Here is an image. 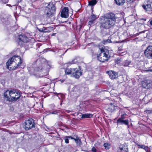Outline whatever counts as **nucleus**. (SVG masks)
Listing matches in <instances>:
<instances>
[{
  "label": "nucleus",
  "instance_id": "nucleus-1",
  "mask_svg": "<svg viewBox=\"0 0 152 152\" xmlns=\"http://www.w3.org/2000/svg\"><path fill=\"white\" fill-rule=\"evenodd\" d=\"M115 21L116 18L114 14L107 13L101 18V26L103 28H109L115 25Z\"/></svg>",
  "mask_w": 152,
  "mask_h": 152
},
{
  "label": "nucleus",
  "instance_id": "nucleus-2",
  "mask_svg": "<svg viewBox=\"0 0 152 152\" xmlns=\"http://www.w3.org/2000/svg\"><path fill=\"white\" fill-rule=\"evenodd\" d=\"M22 63L20 57L18 56H14L9 59L6 63L7 68L10 70H15L20 66Z\"/></svg>",
  "mask_w": 152,
  "mask_h": 152
},
{
  "label": "nucleus",
  "instance_id": "nucleus-3",
  "mask_svg": "<svg viewBox=\"0 0 152 152\" xmlns=\"http://www.w3.org/2000/svg\"><path fill=\"white\" fill-rule=\"evenodd\" d=\"M4 97L7 101L12 102H15L20 97V93L15 89L7 90L4 94Z\"/></svg>",
  "mask_w": 152,
  "mask_h": 152
},
{
  "label": "nucleus",
  "instance_id": "nucleus-4",
  "mask_svg": "<svg viewBox=\"0 0 152 152\" xmlns=\"http://www.w3.org/2000/svg\"><path fill=\"white\" fill-rule=\"evenodd\" d=\"M100 49L101 53L97 56L98 60L102 62H104L106 61H107L110 57L109 50L104 48H103Z\"/></svg>",
  "mask_w": 152,
  "mask_h": 152
},
{
  "label": "nucleus",
  "instance_id": "nucleus-5",
  "mask_svg": "<svg viewBox=\"0 0 152 152\" xmlns=\"http://www.w3.org/2000/svg\"><path fill=\"white\" fill-rule=\"evenodd\" d=\"M55 11L54 4L50 3L46 7L45 10V14L47 17H50L55 13Z\"/></svg>",
  "mask_w": 152,
  "mask_h": 152
},
{
  "label": "nucleus",
  "instance_id": "nucleus-6",
  "mask_svg": "<svg viewBox=\"0 0 152 152\" xmlns=\"http://www.w3.org/2000/svg\"><path fill=\"white\" fill-rule=\"evenodd\" d=\"M35 127L34 120L32 118H29L23 124V127L26 130H28Z\"/></svg>",
  "mask_w": 152,
  "mask_h": 152
},
{
  "label": "nucleus",
  "instance_id": "nucleus-7",
  "mask_svg": "<svg viewBox=\"0 0 152 152\" xmlns=\"http://www.w3.org/2000/svg\"><path fill=\"white\" fill-rule=\"evenodd\" d=\"M45 60L44 58H40L36 61V63L37 65V67H35L34 69L35 72H37V71H40L42 70V65L43 66L47 65V64L45 63Z\"/></svg>",
  "mask_w": 152,
  "mask_h": 152
},
{
  "label": "nucleus",
  "instance_id": "nucleus-8",
  "mask_svg": "<svg viewBox=\"0 0 152 152\" xmlns=\"http://www.w3.org/2000/svg\"><path fill=\"white\" fill-rule=\"evenodd\" d=\"M72 75L73 76L76 78H78L82 75V72L81 71L80 68H73Z\"/></svg>",
  "mask_w": 152,
  "mask_h": 152
},
{
  "label": "nucleus",
  "instance_id": "nucleus-9",
  "mask_svg": "<svg viewBox=\"0 0 152 152\" xmlns=\"http://www.w3.org/2000/svg\"><path fill=\"white\" fill-rule=\"evenodd\" d=\"M145 56L149 58L152 57V46L148 47L144 51Z\"/></svg>",
  "mask_w": 152,
  "mask_h": 152
},
{
  "label": "nucleus",
  "instance_id": "nucleus-10",
  "mask_svg": "<svg viewBox=\"0 0 152 152\" xmlns=\"http://www.w3.org/2000/svg\"><path fill=\"white\" fill-rule=\"evenodd\" d=\"M19 44L23 45L24 43L27 42L28 41V38L26 36L23 35H20L19 36Z\"/></svg>",
  "mask_w": 152,
  "mask_h": 152
},
{
  "label": "nucleus",
  "instance_id": "nucleus-11",
  "mask_svg": "<svg viewBox=\"0 0 152 152\" xmlns=\"http://www.w3.org/2000/svg\"><path fill=\"white\" fill-rule=\"evenodd\" d=\"M61 17L62 18H66L69 16V10L67 7H64L62 10L61 13Z\"/></svg>",
  "mask_w": 152,
  "mask_h": 152
},
{
  "label": "nucleus",
  "instance_id": "nucleus-12",
  "mask_svg": "<svg viewBox=\"0 0 152 152\" xmlns=\"http://www.w3.org/2000/svg\"><path fill=\"white\" fill-rule=\"evenodd\" d=\"M110 78L112 79H114L117 78L118 77V73L114 71H110L107 72Z\"/></svg>",
  "mask_w": 152,
  "mask_h": 152
},
{
  "label": "nucleus",
  "instance_id": "nucleus-13",
  "mask_svg": "<svg viewBox=\"0 0 152 152\" xmlns=\"http://www.w3.org/2000/svg\"><path fill=\"white\" fill-rule=\"evenodd\" d=\"M151 85V81L149 80H145L142 83V87L146 89L149 88Z\"/></svg>",
  "mask_w": 152,
  "mask_h": 152
},
{
  "label": "nucleus",
  "instance_id": "nucleus-14",
  "mask_svg": "<svg viewBox=\"0 0 152 152\" xmlns=\"http://www.w3.org/2000/svg\"><path fill=\"white\" fill-rule=\"evenodd\" d=\"M118 109V107L117 106L111 103L109 105L107 110L110 112L112 113L114 112Z\"/></svg>",
  "mask_w": 152,
  "mask_h": 152
},
{
  "label": "nucleus",
  "instance_id": "nucleus-15",
  "mask_svg": "<svg viewBox=\"0 0 152 152\" xmlns=\"http://www.w3.org/2000/svg\"><path fill=\"white\" fill-rule=\"evenodd\" d=\"M142 7L146 11H150L152 10V7L150 2L143 4L142 5Z\"/></svg>",
  "mask_w": 152,
  "mask_h": 152
},
{
  "label": "nucleus",
  "instance_id": "nucleus-16",
  "mask_svg": "<svg viewBox=\"0 0 152 152\" xmlns=\"http://www.w3.org/2000/svg\"><path fill=\"white\" fill-rule=\"evenodd\" d=\"M117 122L118 124L121 125L124 124L128 125L129 124V121L127 119L124 120L122 119H118L117 121Z\"/></svg>",
  "mask_w": 152,
  "mask_h": 152
},
{
  "label": "nucleus",
  "instance_id": "nucleus-17",
  "mask_svg": "<svg viewBox=\"0 0 152 152\" xmlns=\"http://www.w3.org/2000/svg\"><path fill=\"white\" fill-rule=\"evenodd\" d=\"M121 152H128V149L127 146L121 145L119 147Z\"/></svg>",
  "mask_w": 152,
  "mask_h": 152
},
{
  "label": "nucleus",
  "instance_id": "nucleus-18",
  "mask_svg": "<svg viewBox=\"0 0 152 152\" xmlns=\"http://www.w3.org/2000/svg\"><path fill=\"white\" fill-rule=\"evenodd\" d=\"M92 116L93 115L91 114H84L82 115L81 118H91Z\"/></svg>",
  "mask_w": 152,
  "mask_h": 152
},
{
  "label": "nucleus",
  "instance_id": "nucleus-19",
  "mask_svg": "<svg viewBox=\"0 0 152 152\" xmlns=\"http://www.w3.org/2000/svg\"><path fill=\"white\" fill-rule=\"evenodd\" d=\"M115 1L118 5H123L125 2V0H115Z\"/></svg>",
  "mask_w": 152,
  "mask_h": 152
},
{
  "label": "nucleus",
  "instance_id": "nucleus-20",
  "mask_svg": "<svg viewBox=\"0 0 152 152\" xmlns=\"http://www.w3.org/2000/svg\"><path fill=\"white\" fill-rule=\"evenodd\" d=\"M72 69L73 68H67L65 70V73L67 75L72 74Z\"/></svg>",
  "mask_w": 152,
  "mask_h": 152
},
{
  "label": "nucleus",
  "instance_id": "nucleus-21",
  "mask_svg": "<svg viewBox=\"0 0 152 152\" xmlns=\"http://www.w3.org/2000/svg\"><path fill=\"white\" fill-rule=\"evenodd\" d=\"M97 1L96 0H92L88 2V5L91 6L94 5L97 3Z\"/></svg>",
  "mask_w": 152,
  "mask_h": 152
},
{
  "label": "nucleus",
  "instance_id": "nucleus-22",
  "mask_svg": "<svg viewBox=\"0 0 152 152\" xmlns=\"http://www.w3.org/2000/svg\"><path fill=\"white\" fill-rule=\"evenodd\" d=\"M77 144L78 145H80L81 144V141L77 137H76V138L74 139Z\"/></svg>",
  "mask_w": 152,
  "mask_h": 152
},
{
  "label": "nucleus",
  "instance_id": "nucleus-23",
  "mask_svg": "<svg viewBox=\"0 0 152 152\" xmlns=\"http://www.w3.org/2000/svg\"><path fill=\"white\" fill-rule=\"evenodd\" d=\"M131 62L130 61L125 60L123 62V65L125 66H127Z\"/></svg>",
  "mask_w": 152,
  "mask_h": 152
},
{
  "label": "nucleus",
  "instance_id": "nucleus-24",
  "mask_svg": "<svg viewBox=\"0 0 152 152\" xmlns=\"http://www.w3.org/2000/svg\"><path fill=\"white\" fill-rule=\"evenodd\" d=\"M139 146L141 148L144 149L146 152H148V151L149 148L148 146L143 145H139Z\"/></svg>",
  "mask_w": 152,
  "mask_h": 152
},
{
  "label": "nucleus",
  "instance_id": "nucleus-25",
  "mask_svg": "<svg viewBox=\"0 0 152 152\" xmlns=\"http://www.w3.org/2000/svg\"><path fill=\"white\" fill-rule=\"evenodd\" d=\"M96 18L97 17L95 15L92 14L91 15L90 17L88 18V19H92L93 20L95 21Z\"/></svg>",
  "mask_w": 152,
  "mask_h": 152
},
{
  "label": "nucleus",
  "instance_id": "nucleus-26",
  "mask_svg": "<svg viewBox=\"0 0 152 152\" xmlns=\"http://www.w3.org/2000/svg\"><path fill=\"white\" fill-rule=\"evenodd\" d=\"M103 146L106 149H109L110 148V144L109 143H105Z\"/></svg>",
  "mask_w": 152,
  "mask_h": 152
},
{
  "label": "nucleus",
  "instance_id": "nucleus-27",
  "mask_svg": "<svg viewBox=\"0 0 152 152\" xmlns=\"http://www.w3.org/2000/svg\"><path fill=\"white\" fill-rule=\"evenodd\" d=\"M88 20L89 21L88 22V25L90 26H91L94 23L95 21L93 20L92 19H88Z\"/></svg>",
  "mask_w": 152,
  "mask_h": 152
},
{
  "label": "nucleus",
  "instance_id": "nucleus-28",
  "mask_svg": "<svg viewBox=\"0 0 152 152\" xmlns=\"http://www.w3.org/2000/svg\"><path fill=\"white\" fill-rule=\"evenodd\" d=\"M88 20L89 21L88 22V25L90 26H91L94 23L95 21L93 20L92 19H88Z\"/></svg>",
  "mask_w": 152,
  "mask_h": 152
},
{
  "label": "nucleus",
  "instance_id": "nucleus-29",
  "mask_svg": "<svg viewBox=\"0 0 152 152\" xmlns=\"http://www.w3.org/2000/svg\"><path fill=\"white\" fill-rule=\"evenodd\" d=\"M68 138L67 136H66L64 138V140H65V142L66 143H68L69 142V140H68Z\"/></svg>",
  "mask_w": 152,
  "mask_h": 152
},
{
  "label": "nucleus",
  "instance_id": "nucleus-30",
  "mask_svg": "<svg viewBox=\"0 0 152 152\" xmlns=\"http://www.w3.org/2000/svg\"><path fill=\"white\" fill-rule=\"evenodd\" d=\"M145 112L147 114L152 113V109L151 110H146L145 111Z\"/></svg>",
  "mask_w": 152,
  "mask_h": 152
},
{
  "label": "nucleus",
  "instance_id": "nucleus-31",
  "mask_svg": "<svg viewBox=\"0 0 152 152\" xmlns=\"http://www.w3.org/2000/svg\"><path fill=\"white\" fill-rule=\"evenodd\" d=\"M58 112L56 110H55L53 112H49V114H57Z\"/></svg>",
  "mask_w": 152,
  "mask_h": 152
},
{
  "label": "nucleus",
  "instance_id": "nucleus-32",
  "mask_svg": "<svg viewBox=\"0 0 152 152\" xmlns=\"http://www.w3.org/2000/svg\"><path fill=\"white\" fill-rule=\"evenodd\" d=\"M126 114H124L121 115V118H119V119H124V118L125 117H124L126 116Z\"/></svg>",
  "mask_w": 152,
  "mask_h": 152
},
{
  "label": "nucleus",
  "instance_id": "nucleus-33",
  "mask_svg": "<svg viewBox=\"0 0 152 152\" xmlns=\"http://www.w3.org/2000/svg\"><path fill=\"white\" fill-rule=\"evenodd\" d=\"M91 151L93 152H96V150L94 147H93L91 149Z\"/></svg>",
  "mask_w": 152,
  "mask_h": 152
},
{
  "label": "nucleus",
  "instance_id": "nucleus-34",
  "mask_svg": "<svg viewBox=\"0 0 152 152\" xmlns=\"http://www.w3.org/2000/svg\"><path fill=\"white\" fill-rule=\"evenodd\" d=\"M126 1L128 2L131 3L134 0H126Z\"/></svg>",
  "mask_w": 152,
  "mask_h": 152
},
{
  "label": "nucleus",
  "instance_id": "nucleus-35",
  "mask_svg": "<svg viewBox=\"0 0 152 152\" xmlns=\"http://www.w3.org/2000/svg\"><path fill=\"white\" fill-rule=\"evenodd\" d=\"M67 137L69 138H70L71 139H74H74H75V138H73L71 136H67Z\"/></svg>",
  "mask_w": 152,
  "mask_h": 152
},
{
  "label": "nucleus",
  "instance_id": "nucleus-36",
  "mask_svg": "<svg viewBox=\"0 0 152 152\" xmlns=\"http://www.w3.org/2000/svg\"><path fill=\"white\" fill-rule=\"evenodd\" d=\"M59 81H61V83H62L63 82H64V80H60Z\"/></svg>",
  "mask_w": 152,
  "mask_h": 152
},
{
  "label": "nucleus",
  "instance_id": "nucleus-37",
  "mask_svg": "<svg viewBox=\"0 0 152 152\" xmlns=\"http://www.w3.org/2000/svg\"><path fill=\"white\" fill-rule=\"evenodd\" d=\"M55 94H56V95H58V94L57 93H55Z\"/></svg>",
  "mask_w": 152,
  "mask_h": 152
},
{
  "label": "nucleus",
  "instance_id": "nucleus-38",
  "mask_svg": "<svg viewBox=\"0 0 152 152\" xmlns=\"http://www.w3.org/2000/svg\"><path fill=\"white\" fill-rule=\"evenodd\" d=\"M32 70H33V69H31V71H32Z\"/></svg>",
  "mask_w": 152,
  "mask_h": 152
}]
</instances>
